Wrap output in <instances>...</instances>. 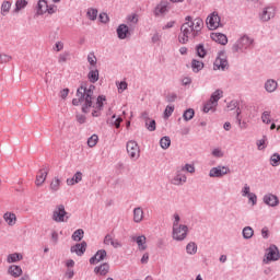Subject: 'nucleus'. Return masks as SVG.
I'll list each match as a JSON object with an SVG mask.
<instances>
[{
	"instance_id": "f257e3e1",
	"label": "nucleus",
	"mask_w": 280,
	"mask_h": 280,
	"mask_svg": "<svg viewBox=\"0 0 280 280\" xmlns=\"http://www.w3.org/2000/svg\"><path fill=\"white\" fill-rule=\"evenodd\" d=\"M95 92V85L91 84L89 86V82L82 81L80 86L77 90V97L72 100V106H80L82 105V113H89V108L93 106V100H95L94 96Z\"/></svg>"
},
{
	"instance_id": "f03ea898",
	"label": "nucleus",
	"mask_w": 280,
	"mask_h": 280,
	"mask_svg": "<svg viewBox=\"0 0 280 280\" xmlns=\"http://www.w3.org/2000/svg\"><path fill=\"white\" fill-rule=\"evenodd\" d=\"M174 222H173V240H176V242H183L187 237V233L189 231V228L187 225L179 224L180 222V215L174 214Z\"/></svg>"
},
{
	"instance_id": "7ed1b4c3",
	"label": "nucleus",
	"mask_w": 280,
	"mask_h": 280,
	"mask_svg": "<svg viewBox=\"0 0 280 280\" xmlns=\"http://www.w3.org/2000/svg\"><path fill=\"white\" fill-rule=\"evenodd\" d=\"M71 214L65 209V205H57L52 211L51 220L57 223L69 222Z\"/></svg>"
},
{
	"instance_id": "20e7f679",
	"label": "nucleus",
	"mask_w": 280,
	"mask_h": 280,
	"mask_svg": "<svg viewBox=\"0 0 280 280\" xmlns=\"http://www.w3.org/2000/svg\"><path fill=\"white\" fill-rule=\"evenodd\" d=\"M194 32V22L189 24V22H185L180 26V34L178 35V42L182 45H186L189 42V34Z\"/></svg>"
},
{
	"instance_id": "39448f33",
	"label": "nucleus",
	"mask_w": 280,
	"mask_h": 280,
	"mask_svg": "<svg viewBox=\"0 0 280 280\" xmlns=\"http://www.w3.org/2000/svg\"><path fill=\"white\" fill-rule=\"evenodd\" d=\"M214 71L219 69L221 71H226L229 69V60L226 59V50H220L213 62Z\"/></svg>"
},
{
	"instance_id": "423d86ee",
	"label": "nucleus",
	"mask_w": 280,
	"mask_h": 280,
	"mask_svg": "<svg viewBox=\"0 0 280 280\" xmlns=\"http://www.w3.org/2000/svg\"><path fill=\"white\" fill-rule=\"evenodd\" d=\"M208 28L213 31L218 30V27H224V24L221 22V18L218 12H212L206 20Z\"/></svg>"
},
{
	"instance_id": "0eeeda50",
	"label": "nucleus",
	"mask_w": 280,
	"mask_h": 280,
	"mask_svg": "<svg viewBox=\"0 0 280 280\" xmlns=\"http://www.w3.org/2000/svg\"><path fill=\"white\" fill-rule=\"evenodd\" d=\"M226 174H231V168L222 165L212 167L209 172L210 178H222L223 176H226Z\"/></svg>"
},
{
	"instance_id": "6e6552de",
	"label": "nucleus",
	"mask_w": 280,
	"mask_h": 280,
	"mask_svg": "<svg viewBox=\"0 0 280 280\" xmlns=\"http://www.w3.org/2000/svg\"><path fill=\"white\" fill-rule=\"evenodd\" d=\"M265 257L267 261H279L280 260L279 247H277V245L275 244H271L267 248V253L265 254Z\"/></svg>"
},
{
	"instance_id": "1a4fd4ad",
	"label": "nucleus",
	"mask_w": 280,
	"mask_h": 280,
	"mask_svg": "<svg viewBox=\"0 0 280 280\" xmlns=\"http://www.w3.org/2000/svg\"><path fill=\"white\" fill-rule=\"evenodd\" d=\"M127 153L129 154L130 159H139V144L135 140H130L127 142Z\"/></svg>"
},
{
	"instance_id": "9d476101",
	"label": "nucleus",
	"mask_w": 280,
	"mask_h": 280,
	"mask_svg": "<svg viewBox=\"0 0 280 280\" xmlns=\"http://www.w3.org/2000/svg\"><path fill=\"white\" fill-rule=\"evenodd\" d=\"M106 257H108V253L106 252V249H98L95 255H93L90 258V264L91 266H95L97 264H100V261H104V259H106Z\"/></svg>"
},
{
	"instance_id": "9b49d317",
	"label": "nucleus",
	"mask_w": 280,
	"mask_h": 280,
	"mask_svg": "<svg viewBox=\"0 0 280 280\" xmlns=\"http://www.w3.org/2000/svg\"><path fill=\"white\" fill-rule=\"evenodd\" d=\"M86 246H88L86 241H82L81 243H77L73 246H71L70 252L75 253L78 257H82V255L86 253Z\"/></svg>"
},
{
	"instance_id": "f8f14e48",
	"label": "nucleus",
	"mask_w": 280,
	"mask_h": 280,
	"mask_svg": "<svg viewBox=\"0 0 280 280\" xmlns=\"http://www.w3.org/2000/svg\"><path fill=\"white\" fill-rule=\"evenodd\" d=\"M116 34L119 40H126V38L130 36V27H128L126 24H120L116 30Z\"/></svg>"
},
{
	"instance_id": "ddd939ff",
	"label": "nucleus",
	"mask_w": 280,
	"mask_h": 280,
	"mask_svg": "<svg viewBox=\"0 0 280 280\" xmlns=\"http://www.w3.org/2000/svg\"><path fill=\"white\" fill-rule=\"evenodd\" d=\"M275 18V8L266 7L262 12L259 14L260 21L264 23L270 21V19Z\"/></svg>"
},
{
	"instance_id": "4468645a",
	"label": "nucleus",
	"mask_w": 280,
	"mask_h": 280,
	"mask_svg": "<svg viewBox=\"0 0 280 280\" xmlns=\"http://www.w3.org/2000/svg\"><path fill=\"white\" fill-rule=\"evenodd\" d=\"M262 201L268 207H279V197L277 195L267 194L264 196Z\"/></svg>"
},
{
	"instance_id": "2eb2a0df",
	"label": "nucleus",
	"mask_w": 280,
	"mask_h": 280,
	"mask_svg": "<svg viewBox=\"0 0 280 280\" xmlns=\"http://www.w3.org/2000/svg\"><path fill=\"white\" fill-rule=\"evenodd\" d=\"M95 275H101V277H106L110 272V265L108 262H103L94 268Z\"/></svg>"
},
{
	"instance_id": "dca6fc26",
	"label": "nucleus",
	"mask_w": 280,
	"mask_h": 280,
	"mask_svg": "<svg viewBox=\"0 0 280 280\" xmlns=\"http://www.w3.org/2000/svg\"><path fill=\"white\" fill-rule=\"evenodd\" d=\"M210 38L219 45H226L229 43V37L224 33H211Z\"/></svg>"
},
{
	"instance_id": "f3484780",
	"label": "nucleus",
	"mask_w": 280,
	"mask_h": 280,
	"mask_svg": "<svg viewBox=\"0 0 280 280\" xmlns=\"http://www.w3.org/2000/svg\"><path fill=\"white\" fill-rule=\"evenodd\" d=\"M47 174H49V168H40L36 176L35 185L40 187L45 180H47Z\"/></svg>"
},
{
	"instance_id": "a211bd4d",
	"label": "nucleus",
	"mask_w": 280,
	"mask_h": 280,
	"mask_svg": "<svg viewBox=\"0 0 280 280\" xmlns=\"http://www.w3.org/2000/svg\"><path fill=\"white\" fill-rule=\"evenodd\" d=\"M132 242H136V244L139 247V250H145L148 248V245L145 244V235H141V236H132Z\"/></svg>"
},
{
	"instance_id": "6ab92c4d",
	"label": "nucleus",
	"mask_w": 280,
	"mask_h": 280,
	"mask_svg": "<svg viewBox=\"0 0 280 280\" xmlns=\"http://www.w3.org/2000/svg\"><path fill=\"white\" fill-rule=\"evenodd\" d=\"M191 70L194 73H200L205 69V62L198 60V59H192L190 63Z\"/></svg>"
},
{
	"instance_id": "aec40b11",
	"label": "nucleus",
	"mask_w": 280,
	"mask_h": 280,
	"mask_svg": "<svg viewBox=\"0 0 280 280\" xmlns=\"http://www.w3.org/2000/svg\"><path fill=\"white\" fill-rule=\"evenodd\" d=\"M238 43L243 49H248L255 43V39L248 37V35H244L238 39Z\"/></svg>"
},
{
	"instance_id": "412c9836",
	"label": "nucleus",
	"mask_w": 280,
	"mask_h": 280,
	"mask_svg": "<svg viewBox=\"0 0 280 280\" xmlns=\"http://www.w3.org/2000/svg\"><path fill=\"white\" fill-rule=\"evenodd\" d=\"M9 275L18 279V277L23 275V269L19 265H12L9 267Z\"/></svg>"
},
{
	"instance_id": "4be33fe9",
	"label": "nucleus",
	"mask_w": 280,
	"mask_h": 280,
	"mask_svg": "<svg viewBox=\"0 0 280 280\" xmlns=\"http://www.w3.org/2000/svg\"><path fill=\"white\" fill-rule=\"evenodd\" d=\"M47 0H38L36 5V16H43L45 14V10L47 9Z\"/></svg>"
},
{
	"instance_id": "5701e85b",
	"label": "nucleus",
	"mask_w": 280,
	"mask_h": 280,
	"mask_svg": "<svg viewBox=\"0 0 280 280\" xmlns=\"http://www.w3.org/2000/svg\"><path fill=\"white\" fill-rule=\"evenodd\" d=\"M277 86H279V84L275 81V79H269L265 83V90L267 93H275V91H277Z\"/></svg>"
},
{
	"instance_id": "b1692460",
	"label": "nucleus",
	"mask_w": 280,
	"mask_h": 280,
	"mask_svg": "<svg viewBox=\"0 0 280 280\" xmlns=\"http://www.w3.org/2000/svg\"><path fill=\"white\" fill-rule=\"evenodd\" d=\"M105 102H106V96L105 95H98L97 98H96V104L95 105H93V100H92L91 108H95L96 110H103Z\"/></svg>"
},
{
	"instance_id": "393cba45",
	"label": "nucleus",
	"mask_w": 280,
	"mask_h": 280,
	"mask_svg": "<svg viewBox=\"0 0 280 280\" xmlns=\"http://www.w3.org/2000/svg\"><path fill=\"white\" fill-rule=\"evenodd\" d=\"M183 183H187V176L183 175L180 171H177V174L173 178L172 184L179 186V185H183Z\"/></svg>"
},
{
	"instance_id": "a878e982",
	"label": "nucleus",
	"mask_w": 280,
	"mask_h": 280,
	"mask_svg": "<svg viewBox=\"0 0 280 280\" xmlns=\"http://www.w3.org/2000/svg\"><path fill=\"white\" fill-rule=\"evenodd\" d=\"M3 219L9 224V226H14V224H16V214L13 212H5Z\"/></svg>"
},
{
	"instance_id": "bb28decb",
	"label": "nucleus",
	"mask_w": 280,
	"mask_h": 280,
	"mask_svg": "<svg viewBox=\"0 0 280 280\" xmlns=\"http://www.w3.org/2000/svg\"><path fill=\"white\" fill-rule=\"evenodd\" d=\"M143 220V209L141 207L133 209V222L139 224Z\"/></svg>"
},
{
	"instance_id": "cd10ccee",
	"label": "nucleus",
	"mask_w": 280,
	"mask_h": 280,
	"mask_svg": "<svg viewBox=\"0 0 280 280\" xmlns=\"http://www.w3.org/2000/svg\"><path fill=\"white\" fill-rule=\"evenodd\" d=\"M88 80L92 83L95 84L100 80V70H90L88 73Z\"/></svg>"
},
{
	"instance_id": "c85d7f7f",
	"label": "nucleus",
	"mask_w": 280,
	"mask_h": 280,
	"mask_svg": "<svg viewBox=\"0 0 280 280\" xmlns=\"http://www.w3.org/2000/svg\"><path fill=\"white\" fill-rule=\"evenodd\" d=\"M223 93H224V92H223L222 90H215V91L211 94L209 101L212 102L213 104H215V105L218 106V102H220V100L222 98Z\"/></svg>"
},
{
	"instance_id": "c756f323",
	"label": "nucleus",
	"mask_w": 280,
	"mask_h": 280,
	"mask_svg": "<svg viewBox=\"0 0 280 280\" xmlns=\"http://www.w3.org/2000/svg\"><path fill=\"white\" fill-rule=\"evenodd\" d=\"M167 11V2H162L158 4L154 9L155 16H161V14H165Z\"/></svg>"
},
{
	"instance_id": "7c9ffc66",
	"label": "nucleus",
	"mask_w": 280,
	"mask_h": 280,
	"mask_svg": "<svg viewBox=\"0 0 280 280\" xmlns=\"http://www.w3.org/2000/svg\"><path fill=\"white\" fill-rule=\"evenodd\" d=\"M25 8H27V0H16L13 13L19 14L21 10H25Z\"/></svg>"
},
{
	"instance_id": "2f4dec72",
	"label": "nucleus",
	"mask_w": 280,
	"mask_h": 280,
	"mask_svg": "<svg viewBox=\"0 0 280 280\" xmlns=\"http://www.w3.org/2000/svg\"><path fill=\"white\" fill-rule=\"evenodd\" d=\"M195 49L198 58H207V49L205 48V44H198Z\"/></svg>"
},
{
	"instance_id": "473e14b6",
	"label": "nucleus",
	"mask_w": 280,
	"mask_h": 280,
	"mask_svg": "<svg viewBox=\"0 0 280 280\" xmlns=\"http://www.w3.org/2000/svg\"><path fill=\"white\" fill-rule=\"evenodd\" d=\"M172 145V139L170 136H164L160 139V147L162 150H167Z\"/></svg>"
},
{
	"instance_id": "72a5a7b5",
	"label": "nucleus",
	"mask_w": 280,
	"mask_h": 280,
	"mask_svg": "<svg viewBox=\"0 0 280 280\" xmlns=\"http://www.w3.org/2000/svg\"><path fill=\"white\" fill-rule=\"evenodd\" d=\"M72 240L73 242H82L84 240V230L78 229L72 233Z\"/></svg>"
},
{
	"instance_id": "f704fd0d",
	"label": "nucleus",
	"mask_w": 280,
	"mask_h": 280,
	"mask_svg": "<svg viewBox=\"0 0 280 280\" xmlns=\"http://www.w3.org/2000/svg\"><path fill=\"white\" fill-rule=\"evenodd\" d=\"M194 117H196V110L194 108H187L183 114L184 121H191Z\"/></svg>"
},
{
	"instance_id": "c9c22d12",
	"label": "nucleus",
	"mask_w": 280,
	"mask_h": 280,
	"mask_svg": "<svg viewBox=\"0 0 280 280\" xmlns=\"http://www.w3.org/2000/svg\"><path fill=\"white\" fill-rule=\"evenodd\" d=\"M23 259V255L19 253L10 254L7 258L9 264H16V261H21Z\"/></svg>"
},
{
	"instance_id": "e433bc0d",
	"label": "nucleus",
	"mask_w": 280,
	"mask_h": 280,
	"mask_svg": "<svg viewBox=\"0 0 280 280\" xmlns=\"http://www.w3.org/2000/svg\"><path fill=\"white\" fill-rule=\"evenodd\" d=\"M215 108H218V105L215 103H212L210 100L207 101V103L203 105V113H209L210 110L212 113H215Z\"/></svg>"
},
{
	"instance_id": "4c0bfd02",
	"label": "nucleus",
	"mask_w": 280,
	"mask_h": 280,
	"mask_svg": "<svg viewBox=\"0 0 280 280\" xmlns=\"http://www.w3.org/2000/svg\"><path fill=\"white\" fill-rule=\"evenodd\" d=\"M121 121H124V118H121L120 116L117 117V115H113L109 124H112V126H115V128H121Z\"/></svg>"
},
{
	"instance_id": "58836bf2",
	"label": "nucleus",
	"mask_w": 280,
	"mask_h": 280,
	"mask_svg": "<svg viewBox=\"0 0 280 280\" xmlns=\"http://www.w3.org/2000/svg\"><path fill=\"white\" fill-rule=\"evenodd\" d=\"M186 253H188V255H196V253H198V245H196L195 242L188 243L186 246Z\"/></svg>"
},
{
	"instance_id": "ea45409f",
	"label": "nucleus",
	"mask_w": 280,
	"mask_h": 280,
	"mask_svg": "<svg viewBox=\"0 0 280 280\" xmlns=\"http://www.w3.org/2000/svg\"><path fill=\"white\" fill-rule=\"evenodd\" d=\"M269 161H270V165L272 167H279V165H280V154L279 153H273L270 156Z\"/></svg>"
},
{
	"instance_id": "a19ab883",
	"label": "nucleus",
	"mask_w": 280,
	"mask_h": 280,
	"mask_svg": "<svg viewBox=\"0 0 280 280\" xmlns=\"http://www.w3.org/2000/svg\"><path fill=\"white\" fill-rule=\"evenodd\" d=\"M255 235V231L250 226H245L243 229V237L244 240H250Z\"/></svg>"
},
{
	"instance_id": "79ce46f5",
	"label": "nucleus",
	"mask_w": 280,
	"mask_h": 280,
	"mask_svg": "<svg viewBox=\"0 0 280 280\" xmlns=\"http://www.w3.org/2000/svg\"><path fill=\"white\" fill-rule=\"evenodd\" d=\"M10 8H12V2L11 1H3L1 4V14L2 16H5L8 12H10Z\"/></svg>"
},
{
	"instance_id": "37998d69",
	"label": "nucleus",
	"mask_w": 280,
	"mask_h": 280,
	"mask_svg": "<svg viewBox=\"0 0 280 280\" xmlns=\"http://www.w3.org/2000/svg\"><path fill=\"white\" fill-rule=\"evenodd\" d=\"M97 14H98L97 9H93V8L88 9L86 16L88 19H90V21H96Z\"/></svg>"
},
{
	"instance_id": "c03bdc74",
	"label": "nucleus",
	"mask_w": 280,
	"mask_h": 280,
	"mask_svg": "<svg viewBox=\"0 0 280 280\" xmlns=\"http://www.w3.org/2000/svg\"><path fill=\"white\" fill-rule=\"evenodd\" d=\"M97 141H100V137H97V135H92L89 139H88V145L89 148H95L97 145Z\"/></svg>"
},
{
	"instance_id": "a18cd8bd",
	"label": "nucleus",
	"mask_w": 280,
	"mask_h": 280,
	"mask_svg": "<svg viewBox=\"0 0 280 280\" xmlns=\"http://www.w3.org/2000/svg\"><path fill=\"white\" fill-rule=\"evenodd\" d=\"M144 126L149 132H154V130H156V120L150 119L149 121L144 122Z\"/></svg>"
},
{
	"instance_id": "49530a36",
	"label": "nucleus",
	"mask_w": 280,
	"mask_h": 280,
	"mask_svg": "<svg viewBox=\"0 0 280 280\" xmlns=\"http://www.w3.org/2000/svg\"><path fill=\"white\" fill-rule=\"evenodd\" d=\"M88 62L91 67H97V57H95V52H90L88 55Z\"/></svg>"
},
{
	"instance_id": "de8ad7c7",
	"label": "nucleus",
	"mask_w": 280,
	"mask_h": 280,
	"mask_svg": "<svg viewBox=\"0 0 280 280\" xmlns=\"http://www.w3.org/2000/svg\"><path fill=\"white\" fill-rule=\"evenodd\" d=\"M173 113H174V106L167 105L163 113L164 119H170V117H172Z\"/></svg>"
},
{
	"instance_id": "09e8293b",
	"label": "nucleus",
	"mask_w": 280,
	"mask_h": 280,
	"mask_svg": "<svg viewBox=\"0 0 280 280\" xmlns=\"http://www.w3.org/2000/svg\"><path fill=\"white\" fill-rule=\"evenodd\" d=\"M268 141V137L262 136V139L257 140L256 145L258 150H266V142Z\"/></svg>"
},
{
	"instance_id": "8fccbe9b",
	"label": "nucleus",
	"mask_w": 280,
	"mask_h": 280,
	"mask_svg": "<svg viewBox=\"0 0 280 280\" xmlns=\"http://www.w3.org/2000/svg\"><path fill=\"white\" fill-rule=\"evenodd\" d=\"M51 191H58L60 189V178L56 177L55 180L50 183Z\"/></svg>"
},
{
	"instance_id": "3c124183",
	"label": "nucleus",
	"mask_w": 280,
	"mask_h": 280,
	"mask_svg": "<svg viewBox=\"0 0 280 280\" xmlns=\"http://www.w3.org/2000/svg\"><path fill=\"white\" fill-rule=\"evenodd\" d=\"M192 23H194V30H197V31H201L202 25H205V22L200 18L195 19Z\"/></svg>"
},
{
	"instance_id": "603ef678",
	"label": "nucleus",
	"mask_w": 280,
	"mask_h": 280,
	"mask_svg": "<svg viewBox=\"0 0 280 280\" xmlns=\"http://www.w3.org/2000/svg\"><path fill=\"white\" fill-rule=\"evenodd\" d=\"M98 20L101 23H104V25H106V23H109L110 18L108 16V13L102 12L98 15Z\"/></svg>"
},
{
	"instance_id": "864d4df0",
	"label": "nucleus",
	"mask_w": 280,
	"mask_h": 280,
	"mask_svg": "<svg viewBox=\"0 0 280 280\" xmlns=\"http://www.w3.org/2000/svg\"><path fill=\"white\" fill-rule=\"evenodd\" d=\"M182 172H188V174H194L196 172V166L194 164H185Z\"/></svg>"
},
{
	"instance_id": "5fc2aeb1",
	"label": "nucleus",
	"mask_w": 280,
	"mask_h": 280,
	"mask_svg": "<svg viewBox=\"0 0 280 280\" xmlns=\"http://www.w3.org/2000/svg\"><path fill=\"white\" fill-rule=\"evenodd\" d=\"M250 194H253L250 192V186H248V184H245L242 189V196L246 198L247 196H250Z\"/></svg>"
},
{
	"instance_id": "6e6d98bb",
	"label": "nucleus",
	"mask_w": 280,
	"mask_h": 280,
	"mask_svg": "<svg viewBox=\"0 0 280 280\" xmlns=\"http://www.w3.org/2000/svg\"><path fill=\"white\" fill-rule=\"evenodd\" d=\"M262 124H270V112H264L261 115Z\"/></svg>"
},
{
	"instance_id": "4d7b16f0",
	"label": "nucleus",
	"mask_w": 280,
	"mask_h": 280,
	"mask_svg": "<svg viewBox=\"0 0 280 280\" xmlns=\"http://www.w3.org/2000/svg\"><path fill=\"white\" fill-rule=\"evenodd\" d=\"M242 44H240V39L232 46L233 54H237V51H242Z\"/></svg>"
},
{
	"instance_id": "13d9d810",
	"label": "nucleus",
	"mask_w": 280,
	"mask_h": 280,
	"mask_svg": "<svg viewBox=\"0 0 280 280\" xmlns=\"http://www.w3.org/2000/svg\"><path fill=\"white\" fill-rule=\"evenodd\" d=\"M177 98H178V95H176V93H172V94L166 95V102L168 104H172L173 102H176Z\"/></svg>"
},
{
	"instance_id": "bf43d9fd",
	"label": "nucleus",
	"mask_w": 280,
	"mask_h": 280,
	"mask_svg": "<svg viewBox=\"0 0 280 280\" xmlns=\"http://www.w3.org/2000/svg\"><path fill=\"white\" fill-rule=\"evenodd\" d=\"M10 60H12V56L1 55L0 54V62H1V65H5L7 62H10Z\"/></svg>"
},
{
	"instance_id": "052dcab7",
	"label": "nucleus",
	"mask_w": 280,
	"mask_h": 280,
	"mask_svg": "<svg viewBox=\"0 0 280 280\" xmlns=\"http://www.w3.org/2000/svg\"><path fill=\"white\" fill-rule=\"evenodd\" d=\"M69 56H70V54L69 52H63V54H60L59 55V60H58V62L60 63V65H62V62H67V59L69 58Z\"/></svg>"
},
{
	"instance_id": "680f3d73",
	"label": "nucleus",
	"mask_w": 280,
	"mask_h": 280,
	"mask_svg": "<svg viewBox=\"0 0 280 280\" xmlns=\"http://www.w3.org/2000/svg\"><path fill=\"white\" fill-rule=\"evenodd\" d=\"M247 198H248L249 202H252L253 207H255V205H257V195L252 192L247 196Z\"/></svg>"
},
{
	"instance_id": "e2e57ef3",
	"label": "nucleus",
	"mask_w": 280,
	"mask_h": 280,
	"mask_svg": "<svg viewBox=\"0 0 280 280\" xmlns=\"http://www.w3.org/2000/svg\"><path fill=\"white\" fill-rule=\"evenodd\" d=\"M237 106H240V103L237 101H231L228 104V108L229 110H235V108H237Z\"/></svg>"
},
{
	"instance_id": "0e129e2a",
	"label": "nucleus",
	"mask_w": 280,
	"mask_h": 280,
	"mask_svg": "<svg viewBox=\"0 0 280 280\" xmlns=\"http://www.w3.org/2000/svg\"><path fill=\"white\" fill-rule=\"evenodd\" d=\"M261 235L264 240H268V237H270V230H268V226L261 229Z\"/></svg>"
},
{
	"instance_id": "69168bd1",
	"label": "nucleus",
	"mask_w": 280,
	"mask_h": 280,
	"mask_svg": "<svg viewBox=\"0 0 280 280\" xmlns=\"http://www.w3.org/2000/svg\"><path fill=\"white\" fill-rule=\"evenodd\" d=\"M113 242H115V240L113 238V235L106 234V236L104 237V244L108 246L109 244H113Z\"/></svg>"
},
{
	"instance_id": "338daca9",
	"label": "nucleus",
	"mask_w": 280,
	"mask_h": 280,
	"mask_svg": "<svg viewBox=\"0 0 280 280\" xmlns=\"http://www.w3.org/2000/svg\"><path fill=\"white\" fill-rule=\"evenodd\" d=\"M68 95H69V88H66V89L60 91L61 100H67Z\"/></svg>"
},
{
	"instance_id": "774afa93",
	"label": "nucleus",
	"mask_w": 280,
	"mask_h": 280,
	"mask_svg": "<svg viewBox=\"0 0 280 280\" xmlns=\"http://www.w3.org/2000/svg\"><path fill=\"white\" fill-rule=\"evenodd\" d=\"M77 121L79 124H85L86 122V116L82 115V114H78L77 115Z\"/></svg>"
}]
</instances>
